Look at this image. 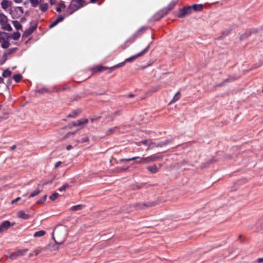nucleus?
Wrapping results in <instances>:
<instances>
[{
  "label": "nucleus",
  "instance_id": "f257e3e1",
  "mask_svg": "<svg viewBox=\"0 0 263 263\" xmlns=\"http://www.w3.org/2000/svg\"><path fill=\"white\" fill-rule=\"evenodd\" d=\"M178 3V0H173L168 6L164 9L160 11L158 13L155 15V20L158 21L162 18L164 15H166Z\"/></svg>",
  "mask_w": 263,
  "mask_h": 263
},
{
  "label": "nucleus",
  "instance_id": "f03ea898",
  "mask_svg": "<svg viewBox=\"0 0 263 263\" xmlns=\"http://www.w3.org/2000/svg\"><path fill=\"white\" fill-rule=\"evenodd\" d=\"M86 4L87 3L84 0H72L68 6V9L70 11V13L72 14Z\"/></svg>",
  "mask_w": 263,
  "mask_h": 263
},
{
  "label": "nucleus",
  "instance_id": "7ed1b4c3",
  "mask_svg": "<svg viewBox=\"0 0 263 263\" xmlns=\"http://www.w3.org/2000/svg\"><path fill=\"white\" fill-rule=\"evenodd\" d=\"M37 22L35 21H33L31 22V26L28 28L23 33V37H27L30 35L32 32L36 29L37 27Z\"/></svg>",
  "mask_w": 263,
  "mask_h": 263
},
{
  "label": "nucleus",
  "instance_id": "20e7f679",
  "mask_svg": "<svg viewBox=\"0 0 263 263\" xmlns=\"http://www.w3.org/2000/svg\"><path fill=\"white\" fill-rule=\"evenodd\" d=\"M156 205L154 202H146L143 203H137L134 204V207L137 210H143L146 208H150Z\"/></svg>",
  "mask_w": 263,
  "mask_h": 263
},
{
  "label": "nucleus",
  "instance_id": "39448f33",
  "mask_svg": "<svg viewBox=\"0 0 263 263\" xmlns=\"http://www.w3.org/2000/svg\"><path fill=\"white\" fill-rule=\"evenodd\" d=\"M192 12V9L191 6L185 7L180 10L179 13L178 14V16L180 18H183L185 15H189Z\"/></svg>",
  "mask_w": 263,
  "mask_h": 263
},
{
  "label": "nucleus",
  "instance_id": "423d86ee",
  "mask_svg": "<svg viewBox=\"0 0 263 263\" xmlns=\"http://www.w3.org/2000/svg\"><path fill=\"white\" fill-rule=\"evenodd\" d=\"M149 48V46H147L144 50H143L141 52L137 53V54H135L133 56L130 57V58H128L127 59H126L125 60V62H132L134 61L135 60L137 59L138 58L143 55L145 53L147 52Z\"/></svg>",
  "mask_w": 263,
  "mask_h": 263
},
{
  "label": "nucleus",
  "instance_id": "0eeeda50",
  "mask_svg": "<svg viewBox=\"0 0 263 263\" xmlns=\"http://www.w3.org/2000/svg\"><path fill=\"white\" fill-rule=\"evenodd\" d=\"M146 28L145 27H141L137 31H136L132 37H130L127 41V43L130 42V43H133L135 40L138 36H140L143 32L146 30Z\"/></svg>",
  "mask_w": 263,
  "mask_h": 263
},
{
  "label": "nucleus",
  "instance_id": "6e6552de",
  "mask_svg": "<svg viewBox=\"0 0 263 263\" xmlns=\"http://www.w3.org/2000/svg\"><path fill=\"white\" fill-rule=\"evenodd\" d=\"M11 226L9 221L6 220L0 225V233L7 230Z\"/></svg>",
  "mask_w": 263,
  "mask_h": 263
},
{
  "label": "nucleus",
  "instance_id": "1a4fd4ad",
  "mask_svg": "<svg viewBox=\"0 0 263 263\" xmlns=\"http://www.w3.org/2000/svg\"><path fill=\"white\" fill-rule=\"evenodd\" d=\"M168 140L159 143L151 142L149 144L148 149L152 148H154V147H162L166 145L168 143Z\"/></svg>",
  "mask_w": 263,
  "mask_h": 263
},
{
  "label": "nucleus",
  "instance_id": "9d476101",
  "mask_svg": "<svg viewBox=\"0 0 263 263\" xmlns=\"http://www.w3.org/2000/svg\"><path fill=\"white\" fill-rule=\"evenodd\" d=\"M160 158V157H159V156L151 155L150 156L144 158L143 160L144 161V163H149L150 162L158 160Z\"/></svg>",
  "mask_w": 263,
  "mask_h": 263
},
{
  "label": "nucleus",
  "instance_id": "9b49d317",
  "mask_svg": "<svg viewBox=\"0 0 263 263\" xmlns=\"http://www.w3.org/2000/svg\"><path fill=\"white\" fill-rule=\"evenodd\" d=\"M109 69L108 67L98 65L91 69V71L93 73L100 72L103 71L105 70Z\"/></svg>",
  "mask_w": 263,
  "mask_h": 263
},
{
  "label": "nucleus",
  "instance_id": "f8f14e48",
  "mask_svg": "<svg viewBox=\"0 0 263 263\" xmlns=\"http://www.w3.org/2000/svg\"><path fill=\"white\" fill-rule=\"evenodd\" d=\"M17 215L18 217L23 219H28L30 218V216L28 214H26L23 210H20L17 212Z\"/></svg>",
  "mask_w": 263,
  "mask_h": 263
},
{
  "label": "nucleus",
  "instance_id": "ddd939ff",
  "mask_svg": "<svg viewBox=\"0 0 263 263\" xmlns=\"http://www.w3.org/2000/svg\"><path fill=\"white\" fill-rule=\"evenodd\" d=\"M12 3L8 0H3L1 3L2 8L4 9H6L8 7L11 6Z\"/></svg>",
  "mask_w": 263,
  "mask_h": 263
},
{
  "label": "nucleus",
  "instance_id": "4468645a",
  "mask_svg": "<svg viewBox=\"0 0 263 263\" xmlns=\"http://www.w3.org/2000/svg\"><path fill=\"white\" fill-rule=\"evenodd\" d=\"M8 18L4 13H0V24L3 25L7 23Z\"/></svg>",
  "mask_w": 263,
  "mask_h": 263
},
{
  "label": "nucleus",
  "instance_id": "2eb2a0df",
  "mask_svg": "<svg viewBox=\"0 0 263 263\" xmlns=\"http://www.w3.org/2000/svg\"><path fill=\"white\" fill-rule=\"evenodd\" d=\"M146 169L152 174H155L158 171V168H157L156 165H154L153 166H148L146 167Z\"/></svg>",
  "mask_w": 263,
  "mask_h": 263
},
{
  "label": "nucleus",
  "instance_id": "dca6fc26",
  "mask_svg": "<svg viewBox=\"0 0 263 263\" xmlns=\"http://www.w3.org/2000/svg\"><path fill=\"white\" fill-rule=\"evenodd\" d=\"M125 63H126L125 61H124L123 62H121V63H120L118 64H117L109 68L108 73L111 72L114 70H115V69H116L117 68H119V67H121L124 66L125 65Z\"/></svg>",
  "mask_w": 263,
  "mask_h": 263
},
{
  "label": "nucleus",
  "instance_id": "f3484780",
  "mask_svg": "<svg viewBox=\"0 0 263 263\" xmlns=\"http://www.w3.org/2000/svg\"><path fill=\"white\" fill-rule=\"evenodd\" d=\"M192 10L195 11H200L203 9V5L202 4H195L191 6Z\"/></svg>",
  "mask_w": 263,
  "mask_h": 263
},
{
  "label": "nucleus",
  "instance_id": "a211bd4d",
  "mask_svg": "<svg viewBox=\"0 0 263 263\" xmlns=\"http://www.w3.org/2000/svg\"><path fill=\"white\" fill-rule=\"evenodd\" d=\"M78 126H83L88 122V119H81L77 121Z\"/></svg>",
  "mask_w": 263,
  "mask_h": 263
},
{
  "label": "nucleus",
  "instance_id": "6ab92c4d",
  "mask_svg": "<svg viewBox=\"0 0 263 263\" xmlns=\"http://www.w3.org/2000/svg\"><path fill=\"white\" fill-rule=\"evenodd\" d=\"M28 250L27 249H25L23 250H18L15 252L17 256L18 257L24 255L26 254V253L28 251Z\"/></svg>",
  "mask_w": 263,
  "mask_h": 263
},
{
  "label": "nucleus",
  "instance_id": "aec40b11",
  "mask_svg": "<svg viewBox=\"0 0 263 263\" xmlns=\"http://www.w3.org/2000/svg\"><path fill=\"white\" fill-rule=\"evenodd\" d=\"M84 205L82 204H78L76 205H73L71 207L70 210L71 211H79L82 210L84 208Z\"/></svg>",
  "mask_w": 263,
  "mask_h": 263
},
{
  "label": "nucleus",
  "instance_id": "412c9836",
  "mask_svg": "<svg viewBox=\"0 0 263 263\" xmlns=\"http://www.w3.org/2000/svg\"><path fill=\"white\" fill-rule=\"evenodd\" d=\"M12 24L16 30H20L22 28V25L17 21H13Z\"/></svg>",
  "mask_w": 263,
  "mask_h": 263
},
{
  "label": "nucleus",
  "instance_id": "4be33fe9",
  "mask_svg": "<svg viewBox=\"0 0 263 263\" xmlns=\"http://www.w3.org/2000/svg\"><path fill=\"white\" fill-rule=\"evenodd\" d=\"M46 234L45 231L41 230L35 232L33 234L34 237H39L44 236Z\"/></svg>",
  "mask_w": 263,
  "mask_h": 263
},
{
  "label": "nucleus",
  "instance_id": "5701e85b",
  "mask_svg": "<svg viewBox=\"0 0 263 263\" xmlns=\"http://www.w3.org/2000/svg\"><path fill=\"white\" fill-rule=\"evenodd\" d=\"M40 9L43 12H46L48 9V4L47 3L41 4L40 5Z\"/></svg>",
  "mask_w": 263,
  "mask_h": 263
},
{
  "label": "nucleus",
  "instance_id": "b1692460",
  "mask_svg": "<svg viewBox=\"0 0 263 263\" xmlns=\"http://www.w3.org/2000/svg\"><path fill=\"white\" fill-rule=\"evenodd\" d=\"M65 5L64 3V2L61 1L59 4L58 6L57 7L56 10L58 12H61V9L65 8Z\"/></svg>",
  "mask_w": 263,
  "mask_h": 263
},
{
  "label": "nucleus",
  "instance_id": "393cba45",
  "mask_svg": "<svg viewBox=\"0 0 263 263\" xmlns=\"http://www.w3.org/2000/svg\"><path fill=\"white\" fill-rule=\"evenodd\" d=\"M118 127H114L112 128H110L106 132V135H111L116 133L118 130Z\"/></svg>",
  "mask_w": 263,
  "mask_h": 263
},
{
  "label": "nucleus",
  "instance_id": "a878e982",
  "mask_svg": "<svg viewBox=\"0 0 263 263\" xmlns=\"http://www.w3.org/2000/svg\"><path fill=\"white\" fill-rule=\"evenodd\" d=\"M11 74L12 72L10 70L6 69L3 71L2 76L4 78H7L10 77Z\"/></svg>",
  "mask_w": 263,
  "mask_h": 263
},
{
  "label": "nucleus",
  "instance_id": "bb28decb",
  "mask_svg": "<svg viewBox=\"0 0 263 263\" xmlns=\"http://www.w3.org/2000/svg\"><path fill=\"white\" fill-rule=\"evenodd\" d=\"M180 96L181 94L179 92H177L173 97V99L171 100L170 103H174L177 100H178L180 97Z\"/></svg>",
  "mask_w": 263,
  "mask_h": 263
},
{
  "label": "nucleus",
  "instance_id": "cd10ccee",
  "mask_svg": "<svg viewBox=\"0 0 263 263\" xmlns=\"http://www.w3.org/2000/svg\"><path fill=\"white\" fill-rule=\"evenodd\" d=\"M13 78L16 83H18L22 80V76L20 74H15L13 76Z\"/></svg>",
  "mask_w": 263,
  "mask_h": 263
},
{
  "label": "nucleus",
  "instance_id": "c85d7f7f",
  "mask_svg": "<svg viewBox=\"0 0 263 263\" xmlns=\"http://www.w3.org/2000/svg\"><path fill=\"white\" fill-rule=\"evenodd\" d=\"M10 45V43L8 40H4L2 43V47L4 49L8 48Z\"/></svg>",
  "mask_w": 263,
  "mask_h": 263
},
{
  "label": "nucleus",
  "instance_id": "c756f323",
  "mask_svg": "<svg viewBox=\"0 0 263 263\" xmlns=\"http://www.w3.org/2000/svg\"><path fill=\"white\" fill-rule=\"evenodd\" d=\"M1 25L2 26L3 28L6 30L9 31L12 30L11 26H10V25L9 24H8L7 23H6L5 24Z\"/></svg>",
  "mask_w": 263,
  "mask_h": 263
},
{
  "label": "nucleus",
  "instance_id": "7c9ffc66",
  "mask_svg": "<svg viewBox=\"0 0 263 263\" xmlns=\"http://www.w3.org/2000/svg\"><path fill=\"white\" fill-rule=\"evenodd\" d=\"M15 11L18 13V15L21 16L24 13L23 8L21 7H17L15 9Z\"/></svg>",
  "mask_w": 263,
  "mask_h": 263
},
{
  "label": "nucleus",
  "instance_id": "2f4dec72",
  "mask_svg": "<svg viewBox=\"0 0 263 263\" xmlns=\"http://www.w3.org/2000/svg\"><path fill=\"white\" fill-rule=\"evenodd\" d=\"M88 140H89L88 137L87 136H86L85 137L82 138L81 139V140H77L76 145H77L80 143H81L86 142L88 141Z\"/></svg>",
  "mask_w": 263,
  "mask_h": 263
},
{
  "label": "nucleus",
  "instance_id": "473e14b6",
  "mask_svg": "<svg viewBox=\"0 0 263 263\" xmlns=\"http://www.w3.org/2000/svg\"><path fill=\"white\" fill-rule=\"evenodd\" d=\"M41 190L40 189H36L34 191H33L32 193L30 194V195L29 196V198L34 197L39 194Z\"/></svg>",
  "mask_w": 263,
  "mask_h": 263
},
{
  "label": "nucleus",
  "instance_id": "72a5a7b5",
  "mask_svg": "<svg viewBox=\"0 0 263 263\" xmlns=\"http://www.w3.org/2000/svg\"><path fill=\"white\" fill-rule=\"evenodd\" d=\"M21 34L18 32H13L12 37L14 40H17L20 37Z\"/></svg>",
  "mask_w": 263,
  "mask_h": 263
},
{
  "label": "nucleus",
  "instance_id": "f704fd0d",
  "mask_svg": "<svg viewBox=\"0 0 263 263\" xmlns=\"http://www.w3.org/2000/svg\"><path fill=\"white\" fill-rule=\"evenodd\" d=\"M139 158H140L139 157H138V156L134 157L131 158H123V159H120V161L121 162L130 161L136 160V159H139Z\"/></svg>",
  "mask_w": 263,
  "mask_h": 263
},
{
  "label": "nucleus",
  "instance_id": "c9c22d12",
  "mask_svg": "<svg viewBox=\"0 0 263 263\" xmlns=\"http://www.w3.org/2000/svg\"><path fill=\"white\" fill-rule=\"evenodd\" d=\"M69 187V185L68 183H66L63 185L61 187H60L58 190L60 192H62L64 191H65L67 189H68Z\"/></svg>",
  "mask_w": 263,
  "mask_h": 263
},
{
  "label": "nucleus",
  "instance_id": "e433bc0d",
  "mask_svg": "<svg viewBox=\"0 0 263 263\" xmlns=\"http://www.w3.org/2000/svg\"><path fill=\"white\" fill-rule=\"evenodd\" d=\"M47 197V195H45L42 197H41L39 200L36 201V203L37 204H40V203H43L46 200Z\"/></svg>",
  "mask_w": 263,
  "mask_h": 263
},
{
  "label": "nucleus",
  "instance_id": "4c0bfd02",
  "mask_svg": "<svg viewBox=\"0 0 263 263\" xmlns=\"http://www.w3.org/2000/svg\"><path fill=\"white\" fill-rule=\"evenodd\" d=\"M234 80H235V79H233L232 78H229L228 79H226L222 83L218 84L217 86L219 87L223 85L226 83L229 82L231 81H233Z\"/></svg>",
  "mask_w": 263,
  "mask_h": 263
},
{
  "label": "nucleus",
  "instance_id": "58836bf2",
  "mask_svg": "<svg viewBox=\"0 0 263 263\" xmlns=\"http://www.w3.org/2000/svg\"><path fill=\"white\" fill-rule=\"evenodd\" d=\"M59 196V194L58 193H54L50 196V199L52 201L55 200Z\"/></svg>",
  "mask_w": 263,
  "mask_h": 263
},
{
  "label": "nucleus",
  "instance_id": "ea45409f",
  "mask_svg": "<svg viewBox=\"0 0 263 263\" xmlns=\"http://www.w3.org/2000/svg\"><path fill=\"white\" fill-rule=\"evenodd\" d=\"M251 33L250 32H246L245 33H244L241 35L240 40H242L245 39L246 38L249 36L251 35Z\"/></svg>",
  "mask_w": 263,
  "mask_h": 263
},
{
  "label": "nucleus",
  "instance_id": "a19ab883",
  "mask_svg": "<svg viewBox=\"0 0 263 263\" xmlns=\"http://www.w3.org/2000/svg\"><path fill=\"white\" fill-rule=\"evenodd\" d=\"M36 92L43 94V93L48 92V90L46 88H43L39 89L37 90Z\"/></svg>",
  "mask_w": 263,
  "mask_h": 263
},
{
  "label": "nucleus",
  "instance_id": "79ce46f5",
  "mask_svg": "<svg viewBox=\"0 0 263 263\" xmlns=\"http://www.w3.org/2000/svg\"><path fill=\"white\" fill-rule=\"evenodd\" d=\"M30 2L33 7H35L39 4V0H30Z\"/></svg>",
  "mask_w": 263,
  "mask_h": 263
},
{
  "label": "nucleus",
  "instance_id": "37998d69",
  "mask_svg": "<svg viewBox=\"0 0 263 263\" xmlns=\"http://www.w3.org/2000/svg\"><path fill=\"white\" fill-rule=\"evenodd\" d=\"M42 248L39 247L33 251V253H34L35 255H37L39 253L42 252Z\"/></svg>",
  "mask_w": 263,
  "mask_h": 263
},
{
  "label": "nucleus",
  "instance_id": "c03bdc74",
  "mask_svg": "<svg viewBox=\"0 0 263 263\" xmlns=\"http://www.w3.org/2000/svg\"><path fill=\"white\" fill-rule=\"evenodd\" d=\"M7 256V257H9L11 259H15L17 257L15 252L12 253L10 254L9 256Z\"/></svg>",
  "mask_w": 263,
  "mask_h": 263
},
{
  "label": "nucleus",
  "instance_id": "a18cd8bd",
  "mask_svg": "<svg viewBox=\"0 0 263 263\" xmlns=\"http://www.w3.org/2000/svg\"><path fill=\"white\" fill-rule=\"evenodd\" d=\"M76 133V132H68V133H67L64 137H63V139H66L68 138H69L70 136L74 134L75 133Z\"/></svg>",
  "mask_w": 263,
  "mask_h": 263
},
{
  "label": "nucleus",
  "instance_id": "49530a36",
  "mask_svg": "<svg viewBox=\"0 0 263 263\" xmlns=\"http://www.w3.org/2000/svg\"><path fill=\"white\" fill-rule=\"evenodd\" d=\"M78 116V113L76 111H73L71 113L69 114L68 117H71V118H75Z\"/></svg>",
  "mask_w": 263,
  "mask_h": 263
},
{
  "label": "nucleus",
  "instance_id": "de8ad7c7",
  "mask_svg": "<svg viewBox=\"0 0 263 263\" xmlns=\"http://www.w3.org/2000/svg\"><path fill=\"white\" fill-rule=\"evenodd\" d=\"M58 23H59V22L58 21H57V20H55V21H54L49 26V28H52L53 27H54V26H55Z\"/></svg>",
  "mask_w": 263,
  "mask_h": 263
},
{
  "label": "nucleus",
  "instance_id": "09e8293b",
  "mask_svg": "<svg viewBox=\"0 0 263 263\" xmlns=\"http://www.w3.org/2000/svg\"><path fill=\"white\" fill-rule=\"evenodd\" d=\"M65 16L60 15L58 16V18L56 19L57 21H58L59 23L62 22L64 19Z\"/></svg>",
  "mask_w": 263,
  "mask_h": 263
},
{
  "label": "nucleus",
  "instance_id": "8fccbe9b",
  "mask_svg": "<svg viewBox=\"0 0 263 263\" xmlns=\"http://www.w3.org/2000/svg\"><path fill=\"white\" fill-rule=\"evenodd\" d=\"M144 158H140L139 160L136 161L135 163L136 164H143L144 163V161L143 160Z\"/></svg>",
  "mask_w": 263,
  "mask_h": 263
},
{
  "label": "nucleus",
  "instance_id": "3c124183",
  "mask_svg": "<svg viewBox=\"0 0 263 263\" xmlns=\"http://www.w3.org/2000/svg\"><path fill=\"white\" fill-rule=\"evenodd\" d=\"M20 200H21V197H17L16 198L12 200L11 201V203L12 204H14V203H16L17 201H18Z\"/></svg>",
  "mask_w": 263,
  "mask_h": 263
},
{
  "label": "nucleus",
  "instance_id": "603ef678",
  "mask_svg": "<svg viewBox=\"0 0 263 263\" xmlns=\"http://www.w3.org/2000/svg\"><path fill=\"white\" fill-rule=\"evenodd\" d=\"M77 124H78V122L77 121V122H73L71 123L70 124H69L68 126L70 128H72V126H78Z\"/></svg>",
  "mask_w": 263,
  "mask_h": 263
},
{
  "label": "nucleus",
  "instance_id": "864d4df0",
  "mask_svg": "<svg viewBox=\"0 0 263 263\" xmlns=\"http://www.w3.org/2000/svg\"><path fill=\"white\" fill-rule=\"evenodd\" d=\"M49 3L51 5H54L57 3V0H49Z\"/></svg>",
  "mask_w": 263,
  "mask_h": 263
},
{
  "label": "nucleus",
  "instance_id": "5fc2aeb1",
  "mask_svg": "<svg viewBox=\"0 0 263 263\" xmlns=\"http://www.w3.org/2000/svg\"><path fill=\"white\" fill-rule=\"evenodd\" d=\"M12 82L11 79H9L7 81V87H9L11 84Z\"/></svg>",
  "mask_w": 263,
  "mask_h": 263
},
{
  "label": "nucleus",
  "instance_id": "6e6d98bb",
  "mask_svg": "<svg viewBox=\"0 0 263 263\" xmlns=\"http://www.w3.org/2000/svg\"><path fill=\"white\" fill-rule=\"evenodd\" d=\"M61 163H62V162H61V161H58V162H57L55 163V166H55V168L58 167L61 165Z\"/></svg>",
  "mask_w": 263,
  "mask_h": 263
},
{
  "label": "nucleus",
  "instance_id": "4d7b16f0",
  "mask_svg": "<svg viewBox=\"0 0 263 263\" xmlns=\"http://www.w3.org/2000/svg\"><path fill=\"white\" fill-rule=\"evenodd\" d=\"M257 262L258 263H263V257L262 258H259L257 259Z\"/></svg>",
  "mask_w": 263,
  "mask_h": 263
},
{
  "label": "nucleus",
  "instance_id": "13d9d810",
  "mask_svg": "<svg viewBox=\"0 0 263 263\" xmlns=\"http://www.w3.org/2000/svg\"><path fill=\"white\" fill-rule=\"evenodd\" d=\"M72 148V146L71 145H68L66 146V149L67 151H69L70 149Z\"/></svg>",
  "mask_w": 263,
  "mask_h": 263
},
{
  "label": "nucleus",
  "instance_id": "bf43d9fd",
  "mask_svg": "<svg viewBox=\"0 0 263 263\" xmlns=\"http://www.w3.org/2000/svg\"><path fill=\"white\" fill-rule=\"evenodd\" d=\"M141 143L144 145H146L147 144V140H143L141 142Z\"/></svg>",
  "mask_w": 263,
  "mask_h": 263
},
{
  "label": "nucleus",
  "instance_id": "052dcab7",
  "mask_svg": "<svg viewBox=\"0 0 263 263\" xmlns=\"http://www.w3.org/2000/svg\"><path fill=\"white\" fill-rule=\"evenodd\" d=\"M16 3H21L22 2V0H14Z\"/></svg>",
  "mask_w": 263,
  "mask_h": 263
},
{
  "label": "nucleus",
  "instance_id": "680f3d73",
  "mask_svg": "<svg viewBox=\"0 0 263 263\" xmlns=\"http://www.w3.org/2000/svg\"><path fill=\"white\" fill-rule=\"evenodd\" d=\"M3 83H4V79H3V78L0 77V84Z\"/></svg>",
  "mask_w": 263,
  "mask_h": 263
},
{
  "label": "nucleus",
  "instance_id": "e2e57ef3",
  "mask_svg": "<svg viewBox=\"0 0 263 263\" xmlns=\"http://www.w3.org/2000/svg\"><path fill=\"white\" fill-rule=\"evenodd\" d=\"M128 167H126V168H122L120 169V171H125L126 170H127L128 169Z\"/></svg>",
  "mask_w": 263,
  "mask_h": 263
},
{
  "label": "nucleus",
  "instance_id": "0e129e2a",
  "mask_svg": "<svg viewBox=\"0 0 263 263\" xmlns=\"http://www.w3.org/2000/svg\"><path fill=\"white\" fill-rule=\"evenodd\" d=\"M15 148H16V145H12V146H11V149L13 150V149H15Z\"/></svg>",
  "mask_w": 263,
  "mask_h": 263
},
{
  "label": "nucleus",
  "instance_id": "69168bd1",
  "mask_svg": "<svg viewBox=\"0 0 263 263\" xmlns=\"http://www.w3.org/2000/svg\"><path fill=\"white\" fill-rule=\"evenodd\" d=\"M98 0H90V2L92 3H96Z\"/></svg>",
  "mask_w": 263,
  "mask_h": 263
},
{
  "label": "nucleus",
  "instance_id": "338daca9",
  "mask_svg": "<svg viewBox=\"0 0 263 263\" xmlns=\"http://www.w3.org/2000/svg\"><path fill=\"white\" fill-rule=\"evenodd\" d=\"M128 97L129 98H133V97H134V95H133V94H130V95H129L128 96Z\"/></svg>",
  "mask_w": 263,
  "mask_h": 263
},
{
  "label": "nucleus",
  "instance_id": "774afa93",
  "mask_svg": "<svg viewBox=\"0 0 263 263\" xmlns=\"http://www.w3.org/2000/svg\"><path fill=\"white\" fill-rule=\"evenodd\" d=\"M26 20V18L25 17H23L21 19V22H24Z\"/></svg>",
  "mask_w": 263,
  "mask_h": 263
}]
</instances>
